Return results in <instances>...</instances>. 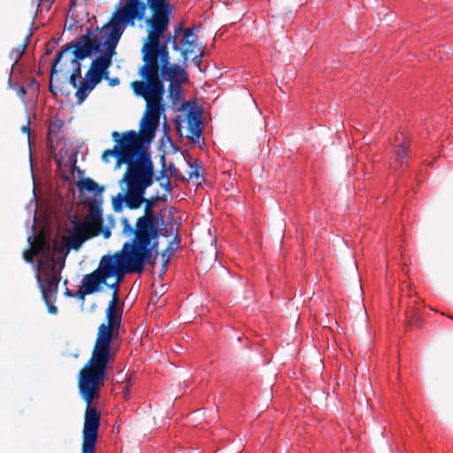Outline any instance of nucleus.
I'll list each match as a JSON object with an SVG mask.
<instances>
[{"mask_svg":"<svg viewBox=\"0 0 453 453\" xmlns=\"http://www.w3.org/2000/svg\"><path fill=\"white\" fill-rule=\"evenodd\" d=\"M181 84L182 83H170L168 86L169 96L176 100L181 96Z\"/></svg>","mask_w":453,"mask_h":453,"instance_id":"c756f323","label":"nucleus"},{"mask_svg":"<svg viewBox=\"0 0 453 453\" xmlns=\"http://www.w3.org/2000/svg\"><path fill=\"white\" fill-rule=\"evenodd\" d=\"M111 136H112L113 140L116 142V143H119V142L121 141V139H119V133L116 131L112 132Z\"/></svg>","mask_w":453,"mask_h":453,"instance_id":"c03bdc74","label":"nucleus"},{"mask_svg":"<svg viewBox=\"0 0 453 453\" xmlns=\"http://www.w3.org/2000/svg\"><path fill=\"white\" fill-rule=\"evenodd\" d=\"M63 62L59 63V68H58V72H64L65 68L67 65H69L72 68V73L69 75V83L73 87H78L79 79L81 78V65L80 61H77L75 58H63Z\"/></svg>","mask_w":453,"mask_h":453,"instance_id":"6ab92c4d","label":"nucleus"},{"mask_svg":"<svg viewBox=\"0 0 453 453\" xmlns=\"http://www.w3.org/2000/svg\"><path fill=\"white\" fill-rule=\"evenodd\" d=\"M84 292H85V288H81V289H79V290L77 291L76 296H77L79 298L83 299V298H84V296L87 295V294H83Z\"/></svg>","mask_w":453,"mask_h":453,"instance_id":"49530a36","label":"nucleus"},{"mask_svg":"<svg viewBox=\"0 0 453 453\" xmlns=\"http://www.w3.org/2000/svg\"><path fill=\"white\" fill-rule=\"evenodd\" d=\"M102 386H104L103 382L78 379L79 393L87 404L82 429L81 453L96 451L101 415L92 402L99 397V389Z\"/></svg>","mask_w":453,"mask_h":453,"instance_id":"0eeeda50","label":"nucleus"},{"mask_svg":"<svg viewBox=\"0 0 453 453\" xmlns=\"http://www.w3.org/2000/svg\"><path fill=\"white\" fill-rule=\"evenodd\" d=\"M37 255V251L25 250L23 251V258L27 263H32L34 261V257Z\"/></svg>","mask_w":453,"mask_h":453,"instance_id":"473e14b6","label":"nucleus"},{"mask_svg":"<svg viewBox=\"0 0 453 453\" xmlns=\"http://www.w3.org/2000/svg\"><path fill=\"white\" fill-rule=\"evenodd\" d=\"M130 149L126 151V157L121 160L127 165V170L119 181L125 183L127 188L144 198L146 189L153 183L154 167L150 155L139 144L135 146L134 142H127Z\"/></svg>","mask_w":453,"mask_h":453,"instance_id":"39448f33","label":"nucleus"},{"mask_svg":"<svg viewBox=\"0 0 453 453\" xmlns=\"http://www.w3.org/2000/svg\"><path fill=\"white\" fill-rule=\"evenodd\" d=\"M58 44V40L55 38L50 39L46 44H45V55L49 56L51 54L53 50L55 49L56 45Z\"/></svg>","mask_w":453,"mask_h":453,"instance_id":"2f4dec72","label":"nucleus"},{"mask_svg":"<svg viewBox=\"0 0 453 453\" xmlns=\"http://www.w3.org/2000/svg\"><path fill=\"white\" fill-rule=\"evenodd\" d=\"M72 171L73 172L80 173V168L76 165V159L75 158L73 160Z\"/></svg>","mask_w":453,"mask_h":453,"instance_id":"de8ad7c7","label":"nucleus"},{"mask_svg":"<svg viewBox=\"0 0 453 453\" xmlns=\"http://www.w3.org/2000/svg\"><path fill=\"white\" fill-rule=\"evenodd\" d=\"M105 55H101L95 58L90 65V67L85 73V79L91 81V83H95L96 85L99 84V73L102 68V65L104 63Z\"/></svg>","mask_w":453,"mask_h":453,"instance_id":"4be33fe9","label":"nucleus"},{"mask_svg":"<svg viewBox=\"0 0 453 453\" xmlns=\"http://www.w3.org/2000/svg\"><path fill=\"white\" fill-rule=\"evenodd\" d=\"M43 301L47 305L48 311L51 314H56L58 311V308L54 305L56 296H47V298L43 299Z\"/></svg>","mask_w":453,"mask_h":453,"instance_id":"7c9ffc66","label":"nucleus"},{"mask_svg":"<svg viewBox=\"0 0 453 453\" xmlns=\"http://www.w3.org/2000/svg\"><path fill=\"white\" fill-rule=\"evenodd\" d=\"M188 138L193 143H198L202 135V121L199 114L190 111L187 115Z\"/></svg>","mask_w":453,"mask_h":453,"instance_id":"a211bd4d","label":"nucleus"},{"mask_svg":"<svg viewBox=\"0 0 453 453\" xmlns=\"http://www.w3.org/2000/svg\"><path fill=\"white\" fill-rule=\"evenodd\" d=\"M161 159L163 161V166H162V169L160 171V175H161V178H164V177H166V170L165 168V157L162 156Z\"/></svg>","mask_w":453,"mask_h":453,"instance_id":"a19ab883","label":"nucleus"},{"mask_svg":"<svg viewBox=\"0 0 453 453\" xmlns=\"http://www.w3.org/2000/svg\"><path fill=\"white\" fill-rule=\"evenodd\" d=\"M132 192L127 188L126 193H118L116 196L112 198V208L115 212H120L123 210V204L130 210H135L142 206L144 198H141L136 194L133 195Z\"/></svg>","mask_w":453,"mask_h":453,"instance_id":"4468645a","label":"nucleus"},{"mask_svg":"<svg viewBox=\"0 0 453 453\" xmlns=\"http://www.w3.org/2000/svg\"><path fill=\"white\" fill-rule=\"evenodd\" d=\"M64 242V244L63 245H59V246H54V251L58 252V253H64L65 250H69L70 249H68V247H66V242L63 241Z\"/></svg>","mask_w":453,"mask_h":453,"instance_id":"c9c22d12","label":"nucleus"},{"mask_svg":"<svg viewBox=\"0 0 453 453\" xmlns=\"http://www.w3.org/2000/svg\"><path fill=\"white\" fill-rule=\"evenodd\" d=\"M101 233L103 234V235H104V237L105 239L110 238V236H111V231H110L109 229H104H104L102 228Z\"/></svg>","mask_w":453,"mask_h":453,"instance_id":"a18cd8bd","label":"nucleus"},{"mask_svg":"<svg viewBox=\"0 0 453 453\" xmlns=\"http://www.w3.org/2000/svg\"><path fill=\"white\" fill-rule=\"evenodd\" d=\"M95 83H91L90 81L85 79L84 81H79L77 90L75 92V97L77 98L78 104H81L88 96L89 93L96 88Z\"/></svg>","mask_w":453,"mask_h":453,"instance_id":"393cba45","label":"nucleus"},{"mask_svg":"<svg viewBox=\"0 0 453 453\" xmlns=\"http://www.w3.org/2000/svg\"><path fill=\"white\" fill-rule=\"evenodd\" d=\"M200 27H201V25L194 24V25H192L191 27H189L188 28L196 29V28H200Z\"/></svg>","mask_w":453,"mask_h":453,"instance_id":"8fccbe9b","label":"nucleus"},{"mask_svg":"<svg viewBox=\"0 0 453 453\" xmlns=\"http://www.w3.org/2000/svg\"><path fill=\"white\" fill-rule=\"evenodd\" d=\"M160 185H161V187H163L165 188V190H166L169 193L171 192V182H170L169 179H166L165 182L161 183Z\"/></svg>","mask_w":453,"mask_h":453,"instance_id":"ea45409f","label":"nucleus"},{"mask_svg":"<svg viewBox=\"0 0 453 453\" xmlns=\"http://www.w3.org/2000/svg\"><path fill=\"white\" fill-rule=\"evenodd\" d=\"M152 249L148 248L135 239L125 242L120 250L114 254L104 255L98 268L108 279L123 280L126 274L141 273L147 263H155Z\"/></svg>","mask_w":453,"mask_h":453,"instance_id":"7ed1b4c3","label":"nucleus"},{"mask_svg":"<svg viewBox=\"0 0 453 453\" xmlns=\"http://www.w3.org/2000/svg\"><path fill=\"white\" fill-rule=\"evenodd\" d=\"M148 31V37L142 48L143 65L138 70L142 80L131 83L153 84L161 89L164 99L165 89L161 75L166 77L170 83H186L188 79L182 66L170 63L168 43L171 37L165 39V35L167 30Z\"/></svg>","mask_w":453,"mask_h":453,"instance_id":"f257e3e1","label":"nucleus"},{"mask_svg":"<svg viewBox=\"0 0 453 453\" xmlns=\"http://www.w3.org/2000/svg\"><path fill=\"white\" fill-rule=\"evenodd\" d=\"M32 35H33L32 30H30V33L25 36L22 42L20 44H19L17 47H14L10 51L9 58L12 61H13L12 66L19 62V60L21 58V57L25 53L27 47L30 43V38H31Z\"/></svg>","mask_w":453,"mask_h":453,"instance_id":"b1692460","label":"nucleus"},{"mask_svg":"<svg viewBox=\"0 0 453 453\" xmlns=\"http://www.w3.org/2000/svg\"><path fill=\"white\" fill-rule=\"evenodd\" d=\"M67 28H93L96 18L89 19L87 7L73 3L67 12Z\"/></svg>","mask_w":453,"mask_h":453,"instance_id":"ddd939ff","label":"nucleus"},{"mask_svg":"<svg viewBox=\"0 0 453 453\" xmlns=\"http://www.w3.org/2000/svg\"><path fill=\"white\" fill-rule=\"evenodd\" d=\"M137 140L138 137L136 136V132L134 130H130L123 133L121 141L119 142V143H116L112 149L106 150L103 152V161L108 163L111 157H116V166H119L121 164H124V161H122L121 158L126 157V151L131 148L130 145H128L127 142H134V144L136 146L138 143Z\"/></svg>","mask_w":453,"mask_h":453,"instance_id":"f8f14e48","label":"nucleus"},{"mask_svg":"<svg viewBox=\"0 0 453 453\" xmlns=\"http://www.w3.org/2000/svg\"><path fill=\"white\" fill-rule=\"evenodd\" d=\"M131 88L136 96L143 98L146 102V111L140 123V133H136L137 142L140 147H143L142 142H150L156 135L160 115L165 111L164 99L161 89L153 84L131 83Z\"/></svg>","mask_w":453,"mask_h":453,"instance_id":"423d86ee","label":"nucleus"},{"mask_svg":"<svg viewBox=\"0 0 453 453\" xmlns=\"http://www.w3.org/2000/svg\"><path fill=\"white\" fill-rule=\"evenodd\" d=\"M71 224L73 228L70 232V235L63 237V241L66 242L68 249L77 250L86 241L101 234V231L95 228L85 218L83 220H80L74 216L71 219Z\"/></svg>","mask_w":453,"mask_h":453,"instance_id":"9d476101","label":"nucleus"},{"mask_svg":"<svg viewBox=\"0 0 453 453\" xmlns=\"http://www.w3.org/2000/svg\"><path fill=\"white\" fill-rule=\"evenodd\" d=\"M111 65V58L110 55H105L104 63L102 65V68L100 70L99 73V83L102 81V80H107L109 77V67Z\"/></svg>","mask_w":453,"mask_h":453,"instance_id":"c85d7f7f","label":"nucleus"},{"mask_svg":"<svg viewBox=\"0 0 453 453\" xmlns=\"http://www.w3.org/2000/svg\"><path fill=\"white\" fill-rule=\"evenodd\" d=\"M200 176V173H199V171L198 169H195L193 172H191L189 173V178L190 179H193V178H199Z\"/></svg>","mask_w":453,"mask_h":453,"instance_id":"79ce46f5","label":"nucleus"},{"mask_svg":"<svg viewBox=\"0 0 453 453\" xmlns=\"http://www.w3.org/2000/svg\"><path fill=\"white\" fill-rule=\"evenodd\" d=\"M85 219L97 230L102 231L104 226L103 209L101 203L93 201L88 204V214Z\"/></svg>","mask_w":453,"mask_h":453,"instance_id":"412c9836","label":"nucleus"},{"mask_svg":"<svg viewBox=\"0 0 453 453\" xmlns=\"http://www.w3.org/2000/svg\"><path fill=\"white\" fill-rule=\"evenodd\" d=\"M395 150L390 163V167L395 170H399L407 165L406 157L411 147V142L403 137V134L395 136Z\"/></svg>","mask_w":453,"mask_h":453,"instance_id":"2eb2a0df","label":"nucleus"},{"mask_svg":"<svg viewBox=\"0 0 453 453\" xmlns=\"http://www.w3.org/2000/svg\"><path fill=\"white\" fill-rule=\"evenodd\" d=\"M198 52H199V54L193 58V62L195 63V65L196 66L200 67V64L202 62L203 51L200 49H198Z\"/></svg>","mask_w":453,"mask_h":453,"instance_id":"e433bc0d","label":"nucleus"},{"mask_svg":"<svg viewBox=\"0 0 453 453\" xmlns=\"http://www.w3.org/2000/svg\"><path fill=\"white\" fill-rule=\"evenodd\" d=\"M20 92H21V93H23V94H25V93H26V89H25L23 87H21V88H20Z\"/></svg>","mask_w":453,"mask_h":453,"instance_id":"603ef678","label":"nucleus"},{"mask_svg":"<svg viewBox=\"0 0 453 453\" xmlns=\"http://www.w3.org/2000/svg\"><path fill=\"white\" fill-rule=\"evenodd\" d=\"M60 128H61V125H59L58 123L50 124V128H49V133L50 134H57L59 132Z\"/></svg>","mask_w":453,"mask_h":453,"instance_id":"4c0bfd02","label":"nucleus"},{"mask_svg":"<svg viewBox=\"0 0 453 453\" xmlns=\"http://www.w3.org/2000/svg\"><path fill=\"white\" fill-rule=\"evenodd\" d=\"M163 199L159 196H151L149 199L144 197V213L136 219L134 227L127 218L120 219L123 234L133 236L134 239L152 249V250H157L158 245L157 240L161 234V231L155 218L153 207L157 201Z\"/></svg>","mask_w":453,"mask_h":453,"instance_id":"6e6552de","label":"nucleus"},{"mask_svg":"<svg viewBox=\"0 0 453 453\" xmlns=\"http://www.w3.org/2000/svg\"><path fill=\"white\" fill-rule=\"evenodd\" d=\"M122 280H116L111 285L112 298L106 309L107 323H102L97 329V334L92 349L91 357L79 372L80 380L96 382L104 381L107 367L110 362L116 357V349L111 346L113 339L119 334L121 324V312L119 304V283Z\"/></svg>","mask_w":453,"mask_h":453,"instance_id":"f03ea898","label":"nucleus"},{"mask_svg":"<svg viewBox=\"0 0 453 453\" xmlns=\"http://www.w3.org/2000/svg\"><path fill=\"white\" fill-rule=\"evenodd\" d=\"M54 1L55 0H38V7L41 8V10L45 9L49 11Z\"/></svg>","mask_w":453,"mask_h":453,"instance_id":"f704fd0d","label":"nucleus"},{"mask_svg":"<svg viewBox=\"0 0 453 453\" xmlns=\"http://www.w3.org/2000/svg\"><path fill=\"white\" fill-rule=\"evenodd\" d=\"M171 17L163 12L155 13L145 1L126 0L100 28H168Z\"/></svg>","mask_w":453,"mask_h":453,"instance_id":"20e7f679","label":"nucleus"},{"mask_svg":"<svg viewBox=\"0 0 453 453\" xmlns=\"http://www.w3.org/2000/svg\"><path fill=\"white\" fill-rule=\"evenodd\" d=\"M108 83H109V86L114 87V86H117V85L119 84V80L117 77H115V78H109L108 79Z\"/></svg>","mask_w":453,"mask_h":453,"instance_id":"58836bf2","label":"nucleus"},{"mask_svg":"<svg viewBox=\"0 0 453 453\" xmlns=\"http://www.w3.org/2000/svg\"><path fill=\"white\" fill-rule=\"evenodd\" d=\"M173 244H174L173 242H170L169 245L167 246V248L165 250H163L161 253V258H162L163 263H162L161 273L159 274L160 277L165 273V271L167 269L170 257L173 250Z\"/></svg>","mask_w":453,"mask_h":453,"instance_id":"cd10ccee","label":"nucleus"},{"mask_svg":"<svg viewBox=\"0 0 453 453\" xmlns=\"http://www.w3.org/2000/svg\"><path fill=\"white\" fill-rule=\"evenodd\" d=\"M124 30H109L104 42V45L107 48V52L104 53L103 55H110L111 58H112V55L115 54L116 46Z\"/></svg>","mask_w":453,"mask_h":453,"instance_id":"5701e85b","label":"nucleus"},{"mask_svg":"<svg viewBox=\"0 0 453 453\" xmlns=\"http://www.w3.org/2000/svg\"><path fill=\"white\" fill-rule=\"evenodd\" d=\"M173 28H178V29L184 28V23L180 22L177 25H175Z\"/></svg>","mask_w":453,"mask_h":453,"instance_id":"09e8293b","label":"nucleus"},{"mask_svg":"<svg viewBox=\"0 0 453 453\" xmlns=\"http://www.w3.org/2000/svg\"><path fill=\"white\" fill-rule=\"evenodd\" d=\"M77 186L80 189H85L88 192H94L95 194H100L104 191L103 187H100L94 180L88 177L82 179L77 183Z\"/></svg>","mask_w":453,"mask_h":453,"instance_id":"a878e982","label":"nucleus"},{"mask_svg":"<svg viewBox=\"0 0 453 453\" xmlns=\"http://www.w3.org/2000/svg\"><path fill=\"white\" fill-rule=\"evenodd\" d=\"M65 295L69 296H72V294H71V292H70V290L68 288H66V290H65Z\"/></svg>","mask_w":453,"mask_h":453,"instance_id":"3c124183","label":"nucleus"},{"mask_svg":"<svg viewBox=\"0 0 453 453\" xmlns=\"http://www.w3.org/2000/svg\"><path fill=\"white\" fill-rule=\"evenodd\" d=\"M406 324L410 327H419L421 324V317L417 310L412 309L406 313Z\"/></svg>","mask_w":453,"mask_h":453,"instance_id":"bb28decb","label":"nucleus"},{"mask_svg":"<svg viewBox=\"0 0 453 453\" xmlns=\"http://www.w3.org/2000/svg\"><path fill=\"white\" fill-rule=\"evenodd\" d=\"M133 385V378L132 376H129L126 379L125 387L123 388V396L127 399L129 395V388Z\"/></svg>","mask_w":453,"mask_h":453,"instance_id":"72a5a7b5","label":"nucleus"},{"mask_svg":"<svg viewBox=\"0 0 453 453\" xmlns=\"http://www.w3.org/2000/svg\"><path fill=\"white\" fill-rule=\"evenodd\" d=\"M21 131L24 134H27V136H29V134H30V128H29L28 123L21 127Z\"/></svg>","mask_w":453,"mask_h":453,"instance_id":"37998d69","label":"nucleus"},{"mask_svg":"<svg viewBox=\"0 0 453 453\" xmlns=\"http://www.w3.org/2000/svg\"><path fill=\"white\" fill-rule=\"evenodd\" d=\"M174 32L175 35L173 36L169 35L167 37H171L170 41H173L174 50H179V47L176 45L177 35L180 32H184L180 43L185 47V49L182 50V56L186 61L188 55L196 52V49L198 47L196 42V35L194 34V30H174Z\"/></svg>","mask_w":453,"mask_h":453,"instance_id":"f3484780","label":"nucleus"},{"mask_svg":"<svg viewBox=\"0 0 453 453\" xmlns=\"http://www.w3.org/2000/svg\"><path fill=\"white\" fill-rule=\"evenodd\" d=\"M42 273V280L37 275V280L40 282L42 299H46L47 296H57L61 273L57 269L54 258H51L50 263L43 267Z\"/></svg>","mask_w":453,"mask_h":453,"instance_id":"9b49d317","label":"nucleus"},{"mask_svg":"<svg viewBox=\"0 0 453 453\" xmlns=\"http://www.w3.org/2000/svg\"><path fill=\"white\" fill-rule=\"evenodd\" d=\"M87 32L88 34L82 35L77 42L66 44L64 50L58 52L51 65V77L58 73V65L63 58H75L77 61H81L91 56L94 51L99 50L100 43L95 37H92L93 30H87ZM49 88L52 94L57 95V91L52 85V79Z\"/></svg>","mask_w":453,"mask_h":453,"instance_id":"1a4fd4ad","label":"nucleus"},{"mask_svg":"<svg viewBox=\"0 0 453 453\" xmlns=\"http://www.w3.org/2000/svg\"><path fill=\"white\" fill-rule=\"evenodd\" d=\"M81 283V287L85 288L83 294H94L102 289V285H107V278L97 267L93 272L85 274Z\"/></svg>","mask_w":453,"mask_h":453,"instance_id":"dca6fc26","label":"nucleus"},{"mask_svg":"<svg viewBox=\"0 0 453 453\" xmlns=\"http://www.w3.org/2000/svg\"><path fill=\"white\" fill-rule=\"evenodd\" d=\"M271 11L273 18L284 17L285 20L282 26L290 25V21L293 19V13L289 9L288 0H278L273 2V6L271 8Z\"/></svg>","mask_w":453,"mask_h":453,"instance_id":"aec40b11","label":"nucleus"}]
</instances>
